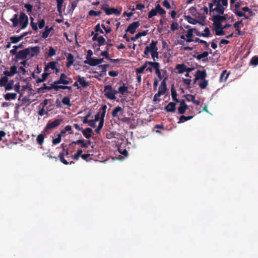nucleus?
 <instances>
[{"label": "nucleus", "mask_w": 258, "mask_h": 258, "mask_svg": "<svg viewBox=\"0 0 258 258\" xmlns=\"http://www.w3.org/2000/svg\"><path fill=\"white\" fill-rule=\"evenodd\" d=\"M233 11L234 13L235 14V15L237 16H238L239 17H244V19L246 20L249 19L248 16L246 15L245 14L244 12H242V11L237 10H233Z\"/></svg>", "instance_id": "nucleus-34"}, {"label": "nucleus", "mask_w": 258, "mask_h": 258, "mask_svg": "<svg viewBox=\"0 0 258 258\" xmlns=\"http://www.w3.org/2000/svg\"><path fill=\"white\" fill-rule=\"evenodd\" d=\"M14 86V81L13 80H10L7 83V85L5 86V91H10L12 90Z\"/></svg>", "instance_id": "nucleus-31"}, {"label": "nucleus", "mask_w": 258, "mask_h": 258, "mask_svg": "<svg viewBox=\"0 0 258 258\" xmlns=\"http://www.w3.org/2000/svg\"><path fill=\"white\" fill-rule=\"evenodd\" d=\"M196 30V29H189L187 31V33L185 34V36L187 37L186 40L187 42H191L194 41L193 37V32Z\"/></svg>", "instance_id": "nucleus-17"}, {"label": "nucleus", "mask_w": 258, "mask_h": 258, "mask_svg": "<svg viewBox=\"0 0 258 258\" xmlns=\"http://www.w3.org/2000/svg\"><path fill=\"white\" fill-rule=\"evenodd\" d=\"M8 78L5 76L0 78V87H5L7 83L9 82Z\"/></svg>", "instance_id": "nucleus-40"}, {"label": "nucleus", "mask_w": 258, "mask_h": 258, "mask_svg": "<svg viewBox=\"0 0 258 258\" xmlns=\"http://www.w3.org/2000/svg\"><path fill=\"white\" fill-rule=\"evenodd\" d=\"M62 103L66 105H68V106H71L72 104L70 102V98L68 96H66L63 98V99L61 100Z\"/></svg>", "instance_id": "nucleus-45"}, {"label": "nucleus", "mask_w": 258, "mask_h": 258, "mask_svg": "<svg viewBox=\"0 0 258 258\" xmlns=\"http://www.w3.org/2000/svg\"><path fill=\"white\" fill-rule=\"evenodd\" d=\"M167 112H174L176 110V102H170L164 107Z\"/></svg>", "instance_id": "nucleus-13"}, {"label": "nucleus", "mask_w": 258, "mask_h": 258, "mask_svg": "<svg viewBox=\"0 0 258 258\" xmlns=\"http://www.w3.org/2000/svg\"><path fill=\"white\" fill-rule=\"evenodd\" d=\"M57 89V91H58L59 89H68L71 92H72V86H67V85H57V87H56Z\"/></svg>", "instance_id": "nucleus-44"}, {"label": "nucleus", "mask_w": 258, "mask_h": 258, "mask_svg": "<svg viewBox=\"0 0 258 258\" xmlns=\"http://www.w3.org/2000/svg\"><path fill=\"white\" fill-rule=\"evenodd\" d=\"M157 41L152 40L151 43L149 45H148L146 47L145 51L144 52V57L149 58V52L152 53L154 51H158V47L157 46Z\"/></svg>", "instance_id": "nucleus-3"}, {"label": "nucleus", "mask_w": 258, "mask_h": 258, "mask_svg": "<svg viewBox=\"0 0 258 258\" xmlns=\"http://www.w3.org/2000/svg\"><path fill=\"white\" fill-rule=\"evenodd\" d=\"M250 64L253 66H257L258 64V56H254L252 57L250 60Z\"/></svg>", "instance_id": "nucleus-51"}, {"label": "nucleus", "mask_w": 258, "mask_h": 258, "mask_svg": "<svg viewBox=\"0 0 258 258\" xmlns=\"http://www.w3.org/2000/svg\"><path fill=\"white\" fill-rule=\"evenodd\" d=\"M78 80V82L81 85L83 88H86L89 86V82H87L85 78L83 77H81L80 76H78L76 77Z\"/></svg>", "instance_id": "nucleus-18"}, {"label": "nucleus", "mask_w": 258, "mask_h": 258, "mask_svg": "<svg viewBox=\"0 0 258 258\" xmlns=\"http://www.w3.org/2000/svg\"><path fill=\"white\" fill-rule=\"evenodd\" d=\"M13 48V49L10 50V52L12 55H15L17 53V49L19 48V46H18L17 45H14Z\"/></svg>", "instance_id": "nucleus-60"}, {"label": "nucleus", "mask_w": 258, "mask_h": 258, "mask_svg": "<svg viewBox=\"0 0 258 258\" xmlns=\"http://www.w3.org/2000/svg\"><path fill=\"white\" fill-rule=\"evenodd\" d=\"M189 12L192 16H196L197 13V9L195 7H191L189 9Z\"/></svg>", "instance_id": "nucleus-64"}, {"label": "nucleus", "mask_w": 258, "mask_h": 258, "mask_svg": "<svg viewBox=\"0 0 258 258\" xmlns=\"http://www.w3.org/2000/svg\"><path fill=\"white\" fill-rule=\"evenodd\" d=\"M49 69H51L52 70H54V69H56V62L51 61L48 63L44 68V72H48Z\"/></svg>", "instance_id": "nucleus-28"}, {"label": "nucleus", "mask_w": 258, "mask_h": 258, "mask_svg": "<svg viewBox=\"0 0 258 258\" xmlns=\"http://www.w3.org/2000/svg\"><path fill=\"white\" fill-rule=\"evenodd\" d=\"M55 54H56V51L54 49V48H53L52 47H50L49 49V51H48V56H49V57H51L52 56L55 55Z\"/></svg>", "instance_id": "nucleus-56"}, {"label": "nucleus", "mask_w": 258, "mask_h": 258, "mask_svg": "<svg viewBox=\"0 0 258 258\" xmlns=\"http://www.w3.org/2000/svg\"><path fill=\"white\" fill-rule=\"evenodd\" d=\"M242 25V20H239L233 24V27L235 28L236 31H237L236 35L242 36L244 34V32L241 31L240 29V25Z\"/></svg>", "instance_id": "nucleus-12"}, {"label": "nucleus", "mask_w": 258, "mask_h": 258, "mask_svg": "<svg viewBox=\"0 0 258 258\" xmlns=\"http://www.w3.org/2000/svg\"><path fill=\"white\" fill-rule=\"evenodd\" d=\"M24 7L26 9L27 12L28 13V14L31 15L33 8L32 5L29 4H26L24 5Z\"/></svg>", "instance_id": "nucleus-50"}, {"label": "nucleus", "mask_w": 258, "mask_h": 258, "mask_svg": "<svg viewBox=\"0 0 258 258\" xmlns=\"http://www.w3.org/2000/svg\"><path fill=\"white\" fill-rule=\"evenodd\" d=\"M188 109V106H179L178 108V112L180 114H184L186 110Z\"/></svg>", "instance_id": "nucleus-47"}, {"label": "nucleus", "mask_w": 258, "mask_h": 258, "mask_svg": "<svg viewBox=\"0 0 258 258\" xmlns=\"http://www.w3.org/2000/svg\"><path fill=\"white\" fill-rule=\"evenodd\" d=\"M97 41L98 43V45L100 46L102 45L105 44L106 41L105 38L102 36H100L98 37Z\"/></svg>", "instance_id": "nucleus-49"}, {"label": "nucleus", "mask_w": 258, "mask_h": 258, "mask_svg": "<svg viewBox=\"0 0 258 258\" xmlns=\"http://www.w3.org/2000/svg\"><path fill=\"white\" fill-rule=\"evenodd\" d=\"M102 13L101 11H95L94 10H90L89 12V15L90 16H99Z\"/></svg>", "instance_id": "nucleus-48"}, {"label": "nucleus", "mask_w": 258, "mask_h": 258, "mask_svg": "<svg viewBox=\"0 0 258 258\" xmlns=\"http://www.w3.org/2000/svg\"><path fill=\"white\" fill-rule=\"evenodd\" d=\"M213 21L214 22V25L215 28L217 27H222L221 22L220 20L217 18V15L213 17Z\"/></svg>", "instance_id": "nucleus-39"}, {"label": "nucleus", "mask_w": 258, "mask_h": 258, "mask_svg": "<svg viewBox=\"0 0 258 258\" xmlns=\"http://www.w3.org/2000/svg\"><path fill=\"white\" fill-rule=\"evenodd\" d=\"M17 96V94L16 93H8L4 95V98L6 100H14Z\"/></svg>", "instance_id": "nucleus-26"}, {"label": "nucleus", "mask_w": 258, "mask_h": 258, "mask_svg": "<svg viewBox=\"0 0 258 258\" xmlns=\"http://www.w3.org/2000/svg\"><path fill=\"white\" fill-rule=\"evenodd\" d=\"M56 87L57 85L56 84H54V82L53 84H51V86H47L46 84H44L42 87L38 89V92H44V90H50L52 89H54L55 91H57V89L56 88Z\"/></svg>", "instance_id": "nucleus-16"}, {"label": "nucleus", "mask_w": 258, "mask_h": 258, "mask_svg": "<svg viewBox=\"0 0 258 258\" xmlns=\"http://www.w3.org/2000/svg\"><path fill=\"white\" fill-rule=\"evenodd\" d=\"M229 75V73H228L226 70L223 71L220 76V81L221 82L226 81Z\"/></svg>", "instance_id": "nucleus-30"}, {"label": "nucleus", "mask_w": 258, "mask_h": 258, "mask_svg": "<svg viewBox=\"0 0 258 258\" xmlns=\"http://www.w3.org/2000/svg\"><path fill=\"white\" fill-rule=\"evenodd\" d=\"M83 135L84 136L87 138L89 139L91 137V133H92V130L90 128L88 127L86 128L85 130H82V131Z\"/></svg>", "instance_id": "nucleus-27"}, {"label": "nucleus", "mask_w": 258, "mask_h": 258, "mask_svg": "<svg viewBox=\"0 0 258 258\" xmlns=\"http://www.w3.org/2000/svg\"><path fill=\"white\" fill-rule=\"evenodd\" d=\"M159 68L160 67H157L155 69V73L157 75L158 77L161 80L163 78L164 76H162Z\"/></svg>", "instance_id": "nucleus-63"}, {"label": "nucleus", "mask_w": 258, "mask_h": 258, "mask_svg": "<svg viewBox=\"0 0 258 258\" xmlns=\"http://www.w3.org/2000/svg\"><path fill=\"white\" fill-rule=\"evenodd\" d=\"M186 20H187V22L190 24H194V25L196 24L197 23L203 24L202 23V22L192 18L191 16H190L189 15L186 16Z\"/></svg>", "instance_id": "nucleus-38"}, {"label": "nucleus", "mask_w": 258, "mask_h": 258, "mask_svg": "<svg viewBox=\"0 0 258 258\" xmlns=\"http://www.w3.org/2000/svg\"><path fill=\"white\" fill-rule=\"evenodd\" d=\"M73 82V81L72 78H69L64 73H62L60 74L59 79L54 81V84H56V85L61 84L64 85H68L72 84Z\"/></svg>", "instance_id": "nucleus-5"}, {"label": "nucleus", "mask_w": 258, "mask_h": 258, "mask_svg": "<svg viewBox=\"0 0 258 258\" xmlns=\"http://www.w3.org/2000/svg\"><path fill=\"white\" fill-rule=\"evenodd\" d=\"M49 75H50V73H48V72H44V73H43L42 75L41 78H37L36 79V83H40L41 82H43L45 80H46V79L48 78V77Z\"/></svg>", "instance_id": "nucleus-25"}, {"label": "nucleus", "mask_w": 258, "mask_h": 258, "mask_svg": "<svg viewBox=\"0 0 258 258\" xmlns=\"http://www.w3.org/2000/svg\"><path fill=\"white\" fill-rule=\"evenodd\" d=\"M30 53V48H25L24 49L18 51L17 53L15 55V58L13 60L16 61H18L19 60L26 59Z\"/></svg>", "instance_id": "nucleus-4"}, {"label": "nucleus", "mask_w": 258, "mask_h": 258, "mask_svg": "<svg viewBox=\"0 0 258 258\" xmlns=\"http://www.w3.org/2000/svg\"><path fill=\"white\" fill-rule=\"evenodd\" d=\"M106 109L107 106L106 105H103L101 108H100L99 111H101V112L100 114V120H104V117L106 111Z\"/></svg>", "instance_id": "nucleus-32"}, {"label": "nucleus", "mask_w": 258, "mask_h": 258, "mask_svg": "<svg viewBox=\"0 0 258 258\" xmlns=\"http://www.w3.org/2000/svg\"><path fill=\"white\" fill-rule=\"evenodd\" d=\"M105 12L107 15L115 14V15L118 16L121 13L120 11L115 8H108V9L105 10Z\"/></svg>", "instance_id": "nucleus-19"}, {"label": "nucleus", "mask_w": 258, "mask_h": 258, "mask_svg": "<svg viewBox=\"0 0 258 258\" xmlns=\"http://www.w3.org/2000/svg\"><path fill=\"white\" fill-rule=\"evenodd\" d=\"M91 155L89 153L84 154L81 155L82 158L86 161H89L91 159H89V158L90 157Z\"/></svg>", "instance_id": "nucleus-62"}, {"label": "nucleus", "mask_w": 258, "mask_h": 258, "mask_svg": "<svg viewBox=\"0 0 258 258\" xmlns=\"http://www.w3.org/2000/svg\"><path fill=\"white\" fill-rule=\"evenodd\" d=\"M216 35L218 36H222L225 34L223 28L222 27H217L215 28Z\"/></svg>", "instance_id": "nucleus-41"}, {"label": "nucleus", "mask_w": 258, "mask_h": 258, "mask_svg": "<svg viewBox=\"0 0 258 258\" xmlns=\"http://www.w3.org/2000/svg\"><path fill=\"white\" fill-rule=\"evenodd\" d=\"M103 92L104 96L107 99L113 100L116 99V97L112 94L113 88L110 85L105 86Z\"/></svg>", "instance_id": "nucleus-6"}, {"label": "nucleus", "mask_w": 258, "mask_h": 258, "mask_svg": "<svg viewBox=\"0 0 258 258\" xmlns=\"http://www.w3.org/2000/svg\"><path fill=\"white\" fill-rule=\"evenodd\" d=\"M72 144L75 145H80L82 148H88V144L85 142V140L84 139H80L76 141L72 142Z\"/></svg>", "instance_id": "nucleus-24"}, {"label": "nucleus", "mask_w": 258, "mask_h": 258, "mask_svg": "<svg viewBox=\"0 0 258 258\" xmlns=\"http://www.w3.org/2000/svg\"><path fill=\"white\" fill-rule=\"evenodd\" d=\"M123 109L120 106H116L113 109L111 112L112 117H119V116L122 115L123 113Z\"/></svg>", "instance_id": "nucleus-9"}, {"label": "nucleus", "mask_w": 258, "mask_h": 258, "mask_svg": "<svg viewBox=\"0 0 258 258\" xmlns=\"http://www.w3.org/2000/svg\"><path fill=\"white\" fill-rule=\"evenodd\" d=\"M67 59V62L66 63V67L67 68H70V67L73 64V63L75 61L73 55L70 53H68Z\"/></svg>", "instance_id": "nucleus-20"}, {"label": "nucleus", "mask_w": 258, "mask_h": 258, "mask_svg": "<svg viewBox=\"0 0 258 258\" xmlns=\"http://www.w3.org/2000/svg\"><path fill=\"white\" fill-rule=\"evenodd\" d=\"M61 146L63 148V150L59 153L58 158L61 162L65 165H69L74 163L73 161H71L70 163L64 159V156H67L69 155V150L67 149L65 150L63 148V144H61Z\"/></svg>", "instance_id": "nucleus-7"}, {"label": "nucleus", "mask_w": 258, "mask_h": 258, "mask_svg": "<svg viewBox=\"0 0 258 258\" xmlns=\"http://www.w3.org/2000/svg\"><path fill=\"white\" fill-rule=\"evenodd\" d=\"M140 23L139 21H135L131 23L126 29V32H129L134 34L136 32V30L139 27Z\"/></svg>", "instance_id": "nucleus-8"}, {"label": "nucleus", "mask_w": 258, "mask_h": 258, "mask_svg": "<svg viewBox=\"0 0 258 258\" xmlns=\"http://www.w3.org/2000/svg\"><path fill=\"white\" fill-rule=\"evenodd\" d=\"M29 48H30V53L29 55H30V57L36 56L40 53V48L39 46H36Z\"/></svg>", "instance_id": "nucleus-15"}, {"label": "nucleus", "mask_w": 258, "mask_h": 258, "mask_svg": "<svg viewBox=\"0 0 258 258\" xmlns=\"http://www.w3.org/2000/svg\"><path fill=\"white\" fill-rule=\"evenodd\" d=\"M10 21L13 23L14 27H17L19 23L21 26V29H24L28 25L29 19L28 17L24 12H21L19 19L18 15L15 14Z\"/></svg>", "instance_id": "nucleus-1"}, {"label": "nucleus", "mask_w": 258, "mask_h": 258, "mask_svg": "<svg viewBox=\"0 0 258 258\" xmlns=\"http://www.w3.org/2000/svg\"><path fill=\"white\" fill-rule=\"evenodd\" d=\"M207 76V73L205 71L198 70L196 72L194 83H196V80L199 79L204 80Z\"/></svg>", "instance_id": "nucleus-11"}, {"label": "nucleus", "mask_w": 258, "mask_h": 258, "mask_svg": "<svg viewBox=\"0 0 258 258\" xmlns=\"http://www.w3.org/2000/svg\"><path fill=\"white\" fill-rule=\"evenodd\" d=\"M216 5V7L213 10V11H216L220 14L223 15L225 9L223 6L219 2H213Z\"/></svg>", "instance_id": "nucleus-14"}, {"label": "nucleus", "mask_w": 258, "mask_h": 258, "mask_svg": "<svg viewBox=\"0 0 258 258\" xmlns=\"http://www.w3.org/2000/svg\"><path fill=\"white\" fill-rule=\"evenodd\" d=\"M155 9L156 11H157V13H159L160 15H162L166 14V11L161 8L159 4H158L155 6Z\"/></svg>", "instance_id": "nucleus-42"}, {"label": "nucleus", "mask_w": 258, "mask_h": 258, "mask_svg": "<svg viewBox=\"0 0 258 258\" xmlns=\"http://www.w3.org/2000/svg\"><path fill=\"white\" fill-rule=\"evenodd\" d=\"M193 117H194L193 115L186 116H184V115H182L180 116L179 120L177 122V123L178 124L183 123L184 121H187V120H189L191 119V118H193Z\"/></svg>", "instance_id": "nucleus-33"}, {"label": "nucleus", "mask_w": 258, "mask_h": 258, "mask_svg": "<svg viewBox=\"0 0 258 258\" xmlns=\"http://www.w3.org/2000/svg\"><path fill=\"white\" fill-rule=\"evenodd\" d=\"M186 99L187 101H191L192 102L194 101L195 99V95H191V94H187L185 96Z\"/></svg>", "instance_id": "nucleus-61"}, {"label": "nucleus", "mask_w": 258, "mask_h": 258, "mask_svg": "<svg viewBox=\"0 0 258 258\" xmlns=\"http://www.w3.org/2000/svg\"><path fill=\"white\" fill-rule=\"evenodd\" d=\"M194 42H199L200 44H204V48L205 49H207L209 48V44L207 41H206L205 40H201L199 38H196L195 39H194Z\"/></svg>", "instance_id": "nucleus-36"}, {"label": "nucleus", "mask_w": 258, "mask_h": 258, "mask_svg": "<svg viewBox=\"0 0 258 258\" xmlns=\"http://www.w3.org/2000/svg\"><path fill=\"white\" fill-rule=\"evenodd\" d=\"M108 52H109V49H108V48H107V49L105 51H102L101 52V55L102 56H104L107 59H110Z\"/></svg>", "instance_id": "nucleus-58"}, {"label": "nucleus", "mask_w": 258, "mask_h": 258, "mask_svg": "<svg viewBox=\"0 0 258 258\" xmlns=\"http://www.w3.org/2000/svg\"><path fill=\"white\" fill-rule=\"evenodd\" d=\"M146 68V64L145 63L142 67L136 69V73L137 74H142Z\"/></svg>", "instance_id": "nucleus-53"}, {"label": "nucleus", "mask_w": 258, "mask_h": 258, "mask_svg": "<svg viewBox=\"0 0 258 258\" xmlns=\"http://www.w3.org/2000/svg\"><path fill=\"white\" fill-rule=\"evenodd\" d=\"M203 37H209L210 36V31L209 28L207 27L205 29L204 32L203 33Z\"/></svg>", "instance_id": "nucleus-57"}, {"label": "nucleus", "mask_w": 258, "mask_h": 258, "mask_svg": "<svg viewBox=\"0 0 258 258\" xmlns=\"http://www.w3.org/2000/svg\"><path fill=\"white\" fill-rule=\"evenodd\" d=\"M185 67L186 66L184 64H178L176 65V69L178 70V73L179 74H182L185 72Z\"/></svg>", "instance_id": "nucleus-35"}, {"label": "nucleus", "mask_w": 258, "mask_h": 258, "mask_svg": "<svg viewBox=\"0 0 258 258\" xmlns=\"http://www.w3.org/2000/svg\"><path fill=\"white\" fill-rule=\"evenodd\" d=\"M171 92L173 100L176 103H178L179 100L177 98V94L175 89L174 84L171 85Z\"/></svg>", "instance_id": "nucleus-23"}, {"label": "nucleus", "mask_w": 258, "mask_h": 258, "mask_svg": "<svg viewBox=\"0 0 258 258\" xmlns=\"http://www.w3.org/2000/svg\"><path fill=\"white\" fill-rule=\"evenodd\" d=\"M208 81L205 79L203 80V81L199 84L200 88L202 89H205L208 86Z\"/></svg>", "instance_id": "nucleus-52"}, {"label": "nucleus", "mask_w": 258, "mask_h": 258, "mask_svg": "<svg viewBox=\"0 0 258 258\" xmlns=\"http://www.w3.org/2000/svg\"><path fill=\"white\" fill-rule=\"evenodd\" d=\"M62 121V118H57L52 121L49 120L46 124L43 130V132H47V133H49V131L50 130H52V129L58 126Z\"/></svg>", "instance_id": "nucleus-2"}, {"label": "nucleus", "mask_w": 258, "mask_h": 258, "mask_svg": "<svg viewBox=\"0 0 258 258\" xmlns=\"http://www.w3.org/2000/svg\"><path fill=\"white\" fill-rule=\"evenodd\" d=\"M85 64H88L91 66H96L98 65L97 58L93 57L87 58V59L84 61Z\"/></svg>", "instance_id": "nucleus-22"}, {"label": "nucleus", "mask_w": 258, "mask_h": 258, "mask_svg": "<svg viewBox=\"0 0 258 258\" xmlns=\"http://www.w3.org/2000/svg\"><path fill=\"white\" fill-rule=\"evenodd\" d=\"M167 78L166 77L161 83V84L159 87L158 93L160 95H163L165 94L167 90V86L166 81Z\"/></svg>", "instance_id": "nucleus-10"}, {"label": "nucleus", "mask_w": 258, "mask_h": 258, "mask_svg": "<svg viewBox=\"0 0 258 258\" xmlns=\"http://www.w3.org/2000/svg\"><path fill=\"white\" fill-rule=\"evenodd\" d=\"M61 141V138L60 137V135H58L57 137L55 139H53L52 140V142L53 144L56 145V144L60 143Z\"/></svg>", "instance_id": "nucleus-55"}, {"label": "nucleus", "mask_w": 258, "mask_h": 258, "mask_svg": "<svg viewBox=\"0 0 258 258\" xmlns=\"http://www.w3.org/2000/svg\"><path fill=\"white\" fill-rule=\"evenodd\" d=\"M53 29V27H49L48 26H46L45 28V30L42 33L41 37L43 38H46L48 37L50 31Z\"/></svg>", "instance_id": "nucleus-29"}, {"label": "nucleus", "mask_w": 258, "mask_h": 258, "mask_svg": "<svg viewBox=\"0 0 258 258\" xmlns=\"http://www.w3.org/2000/svg\"><path fill=\"white\" fill-rule=\"evenodd\" d=\"M45 133V132H43V131L41 134L39 135L36 138L37 144L40 146L42 145L44 143V138L46 137V135Z\"/></svg>", "instance_id": "nucleus-21"}, {"label": "nucleus", "mask_w": 258, "mask_h": 258, "mask_svg": "<svg viewBox=\"0 0 258 258\" xmlns=\"http://www.w3.org/2000/svg\"><path fill=\"white\" fill-rule=\"evenodd\" d=\"M38 25L39 29H42L45 26V20L41 19L38 21Z\"/></svg>", "instance_id": "nucleus-59"}, {"label": "nucleus", "mask_w": 258, "mask_h": 258, "mask_svg": "<svg viewBox=\"0 0 258 258\" xmlns=\"http://www.w3.org/2000/svg\"><path fill=\"white\" fill-rule=\"evenodd\" d=\"M209 52L204 51L202 53L200 54H198V55H194V57L196 58V59L198 60H200L202 58L207 57L209 55Z\"/></svg>", "instance_id": "nucleus-37"}, {"label": "nucleus", "mask_w": 258, "mask_h": 258, "mask_svg": "<svg viewBox=\"0 0 258 258\" xmlns=\"http://www.w3.org/2000/svg\"><path fill=\"white\" fill-rule=\"evenodd\" d=\"M145 64H146L147 66L148 64L151 66L154 69H155L157 67H160L159 63L157 62L146 61L145 62Z\"/></svg>", "instance_id": "nucleus-46"}, {"label": "nucleus", "mask_w": 258, "mask_h": 258, "mask_svg": "<svg viewBox=\"0 0 258 258\" xmlns=\"http://www.w3.org/2000/svg\"><path fill=\"white\" fill-rule=\"evenodd\" d=\"M128 91V87L127 86H125L124 84H123V85L121 86H120L118 88V91L119 93L123 95L125 93L127 92Z\"/></svg>", "instance_id": "nucleus-43"}, {"label": "nucleus", "mask_w": 258, "mask_h": 258, "mask_svg": "<svg viewBox=\"0 0 258 258\" xmlns=\"http://www.w3.org/2000/svg\"><path fill=\"white\" fill-rule=\"evenodd\" d=\"M157 14V11H156V9H152L149 13H148V18L150 19L152 18L153 17L156 16Z\"/></svg>", "instance_id": "nucleus-54"}]
</instances>
